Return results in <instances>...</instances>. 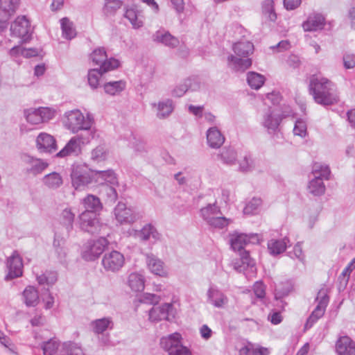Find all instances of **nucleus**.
<instances>
[{
	"label": "nucleus",
	"mask_w": 355,
	"mask_h": 355,
	"mask_svg": "<svg viewBox=\"0 0 355 355\" xmlns=\"http://www.w3.org/2000/svg\"><path fill=\"white\" fill-rule=\"evenodd\" d=\"M101 264L107 272L115 273L121 270L125 264L124 255L117 250L105 252Z\"/></svg>",
	"instance_id": "obj_10"
},
{
	"label": "nucleus",
	"mask_w": 355,
	"mask_h": 355,
	"mask_svg": "<svg viewBox=\"0 0 355 355\" xmlns=\"http://www.w3.org/2000/svg\"><path fill=\"white\" fill-rule=\"evenodd\" d=\"M20 0H0V19L9 20L19 6Z\"/></svg>",
	"instance_id": "obj_23"
},
{
	"label": "nucleus",
	"mask_w": 355,
	"mask_h": 355,
	"mask_svg": "<svg viewBox=\"0 0 355 355\" xmlns=\"http://www.w3.org/2000/svg\"><path fill=\"white\" fill-rule=\"evenodd\" d=\"M152 40L154 42L163 44L170 49H175L180 44L179 39L164 28L155 31L152 35Z\"/></svg>",
	"instance_id": "obj_17"
},
{
	"label": "nucleus",
	"mask_w": 355,
	"mask_h": 355,
	"mask_svg": "<svg viewBox=\"0 0 355 355\" xmlns=\"http://www.w3.org/2000/svg\"><path fill=\"white\" fill-rule=\"evenodd\" d=\"M65 240L63 238L55 236L53 246L55 254L59 259L61 261L64 259L67 256V248L65 246Z\"/></svg>",
	"instance_id": "obj_47"
},
{
	"label": "nucleus",
	"mask_w": 355,
	"mask_h": 355,
	"mask_svg": "<svg viewBox=\"0 0 355 355\" xmlns=\"http://www.w3.org/2000/svg\"><path fill=\"white\" fill-rule=\"evenodd\" d=\"M62 37L67 40H71L76 36V31L73 23L68 17H63L60 19Z\"/></svg>",
	"instance_id": "obj_38"
},
{
	"label": "nucleus",
	"mask_w": 355,
	"mask_h": 355,
	"mask_svg": "<svg viewBox=\"0 0 355 355\" xmlns=\"http://www.w3.org/2000/svg\"><path fill=\"white\" fill-rule=\"evenodd\" d=\"M70 176L72 187L76 190L82 189L93 182L94 172L86 164H73Z\"/></svg>",
	"instance_id": "obj_5"
},
{
	"label": "nucleus",
	"mask_w": 355,
	"mask_h": 355,
	"mask_svg": "<svg viewBox=\"0 0 355 355\" xmlns=\"http://www.w3.org/2000/svg\"><path fill=\"white\" fill-rule=\"evenodd\" d=\"M60 343L52 339L44 342L42 345L44 355H54L57 352Z\"/></svg>",
	"instance_id": "obj_55"
},
{
	"label": "nucleus",
	"mask_w": 355,
	"mask_h": 355,
	"mask_svg": "<svg viewBox=\"0 0 355 355\" xmlns=\"http://www.w3.org/2000/svg\"><path fill=\"white\" fill-rule=\"evenodd\" d=\"M207 140L211 148H218L223 144L225 137L216 127H212L207 132Z\"/></svg>",
	"instance_id": "obj_32"
},
{
	"label": "nucleus",
	"mask_w": 355,
	"mask_h": 355,
	"mask_svg": "<svg viewBox=\"0 0 355 355\" xmlns=\"http://www.w3.org/2000/svg\"><path fill=\"white\" fill-rule=\"evenodd\" d=\"M123 16L128 19L134 28H139L144 26L141 11L135 4L125 8Z\"/></svg>",
	"instance_id": "obj_22"
},
{
	"label": "nucleus",
	"mask_w": 355,
	"mask_h": 355,
	"mask_svg": "<svg viewBox=\"0 0 355 355\" xmlns=\"http://www.w3.org/2000/svg\"><path fill=\"white\" fill-rule=\"evenodd\" d=\"M168 355H192V352L187 347L181 343L178 345V347L170 352Z\"/></svg>",
	"instance_id": "obj_64"
},
{
	"label": "nucleus",
	"mask_w": 355,
	"mask_h": 355,
	"mask_svg": "<svg viewBox=\"0 0 355 355\" xmlns=\"http://www.w3.org/2000/svg\"><path fill=\"white\" fill-rule=\"evenodd\" d=\"M293 289V284L291 280L286 279L280 282L275 287V299L279 300L288 295Z\"/></svg>",
	"instance_id": "obj_37"
},
{
	"label": "nucleus",
	"mask_w": 355,
	"mask_h": 355,
	"mask_svg": "<svg viewBox=\"0 0 355 355\" xmlns=\"http://www.w3.org/2000/svg\"><path fill=\"white\" fill-rule=\"evenodd\" d=\"M144 283V277L138 273L132 272L128 277V284L132 291H142L145 287Z\"/></svg>",
	"instance_id": "obj_40"
},
{
	"label": "nucleus",
	"mask_w": 355,
	"mask_h": 355,
	"mask_svg": "<svg viewBox=\"0 0 355 355\" xmlns=\"http://www.w3.org/2000/svg\"><path fill=\"white\" fill-rule=\"evenodd\" d=\"M192 80L187 78L184 80L183 83L180 84L175 87L171 92V95L173 97L180 98L183 96L186 92L191 87Z\"/></svg>",
	"instance_id": "obj_51"
},
{
	"label": "nucleus",
	"mask_w": 355,
	"mask_h": 355,
	"mask_svg": "<svg viewBox=\"0 0 355 355\" xmlns=\"http://www.w3.org/2000/svg\"><path fill=\"white\" fill-rule=\"evenodd\" d=\"M221 214L220 209L216 205V203L208 204L200 209V216L207 223L218 214Z\"/></svg>",
	"instance_id": "obj_41"
},
{
	"label": "nucleus",
	"mask_w": 355,
	"mask_h": 355,
	"mask_svg": "<svg viewBox=\"0 0 355 355\" xmlns=\"http://www.w3.org/2000/svg\"><path fill=\"white\" fill-rule=\"evenodd\" d=\"M91 325L96 334H103L106 330L114 329V322L110 317L94 320L91 322Z\"/></svg>",
	"instance_id": "obj_34"
},
{
	"label": "nucleus",
	"mask_w": 355,
	"mask_h": 355,
	"mask_svg": "<svg viewBox=\"0 0 355 355\" xmlns=\"http://www.w3.org/2000/svg\"><path fill=\"white\" fill-rule=\"evenodd\" d=\"M80 130H82L80 133L74 136L80 145L89 144L95 137V131L92 129V126L86 128L83 125Z\"/></svg>",
	"instance_id": "obj_46"
},
{
	"label": "nucleus",
	"mask_w": 355,
	"mask_h": 355,
	"mask_svg": "<svg viewBox=\"0 0 355 355\" xmlns=\"http://www.w3.org/2000/svg\"><path fill=\"white\" fill-rule=\"evenodd\" d=\"M123 2L120 0H105L103 10L106 16H113L121 8Z\"/></svg>",
	"instance_id": "obj_49"
},
{
	"label": "nucleus",
	"mask_w": 355,
	"mask_h": 355,
	"mask_svg": "<svg viewBox=\"0 0 355 355\" xmlns=\"http://www.w3.org/2000/svg\"><path fill=\"white\" fill-rule=\"evenodd\" d=\"M275 110L270 107L263 116V126L268 130L275 132L280 125L282 119L285 117L283 114H275Z\"/></svg>",
	"instance_id": "obj_24"
},
{
	"label": "nucleus",
	"mask_w": 355,
	"mask_h": 355,
	"mask_svg": "<svg viewBox=\"0 0 355 355\" xmlns=\"http://www.w3.org/2000/svg\"><path fill=\"white\" fill-rule=\"evenodd\" d=\"M80 229L90 235H105L108 229L107 224L101 222L99 214L93 212L83 211L78 216Z\"/></svg>",
	"instance_id": "obj_3"
},
{
	"label": "nucleus",
	"mask_w": 355,
	"mask_h": 355,
	"mask_svg": "<svg viewBox=\"0 0 355 355\" xmlns=\"http://www.w3.org/2000/svg\"><path fill=\"white\" fill-rule=\"evenodd\" d=\"M252 289L256 297L259 299L263 304H266L265 284L261 282H256Z\"/></svg>",
	"instance_id": "obj_56"
},
{
	"label": "nucleus",
	"mask_w": 355,
	"mask_h": 355,
	"mask_svg": "<svg viewBox=\"0 0 355 355\" xmlns=\"http://www.w3.org/2000/svg\"><path fill=\"white\" fill-rule=\"evenodd\" d=\"M63 349L67 355H85L81 347L73 342L64 343Z\"/></svg>",
	"instance_id": "obj_54"
},
{
	"label": "nucleus",
	"mask_w": 355,
	"mask_h": 355,
	"mask_svg": "<svg viewBox=\"0 0 355 355\" xmlns=\"http://www.w3.org/2000/svg\"><path fill=\"white\" fill-rule=\"evenodd\" d=\"M240 258L234 262V268L239 272L245 271L248 268L255 266L254 260L251 258L250 252L248 250L239 251Z\"/></svg>",
	"instance_id": "obj_25"
},
{
	"label": "nucleus",
	"mask_w": 355,
	"mask_h": 355,
	"mask_svg": "<svg viewBox=\"0 0 355 355\" xmlns=\"http://www.w3.org/2000/svg\"><path fill=\"white\" fill-rule=\"evenodd\" d=\"M103 87L105 94L110 96H117L125 89L126 81L120 80L107 82L103 84Z\"/></svg>",
	"instance_id": "obj_35"
},
{
	"label": "nucleus",
	"mask_w": 355,
	"mask_h": 355,
	"mask_svg": "<svg viewBox=\"0 0 355 355\" xmlns=\"http://www.w3.org/2000/svg\"><path fill=\"white\" fill-rule=\"evenodd\" d=\"M262 14L270 21H275L277 19L273 0H265L261 4Z\"/></svg>",
	"instance_id": "obj_44"
},
{
	"label": "nucleus",
	"mask_w": 355,
	"mask_h": 355,
	"mask_svg": "<svg viewBox=\"0 0 355 355\" xmlns=\"http://www.w3.org/2000/svg\"><path fill=\"white\" fill-rule=\"evenodd\" d=\"M312 173L314 175V178L309 181L308 190L314 196H321L326 191L323 181L329 180L330 168L327 165L315 162L313 165Z\"/></svg>",
	"instance_id": "obj_4"
},
{
	"label": "nucleus",
	"mask_w": 355,
	"mask_h": 355,
	"mask_svg": "<svg viewBox=\"0 0 355 355\" xmlns=\"http://www.w3.org/2000/svg\"><path fill=\"white\" fill-rule=\"evenodd\" d=\"M261 198H253L244 207L245 214H254L259 207L261 205Z\"/></svg>",
	"instance_id": "obj_59"
},
{
	"label": "nucleus",
	"mask_w": 355,
	"mask_h": 355,
	"mask_svg": "<svg viewBox=\"0 0 355 355\" xmlns=\"http://www.w3.org/2000/svg\"><path fill=\"white\" fill-rule=\"evenodd\" d=\"M37 280L40 285H53L58 280V273L55 271L46 270L44 273L37 277Z\"/></svg>",
	"instance_id": "obj_48"
},
{
	"label": "nucleus",
	"mask_w": 355,
	"mask_h": 355,
	"mask_svg": "<svg viewBox=\"0 0 355 355\" xmlns=\"http://www.w3.org/2000/svg\"><path fill=\"white\" fill-rule=\"evenodd\" d=\"M208 301L215 307L221 308L228 302L226 295L220 290L210 287L207 291Z\"/></svg>",
	"instance_id": "obj_29"
},
{
	"label": "nucleus",
	"mask_w": 355,
	"mask_h": 355,
	"mask_svg": "<svg viewBox=\"0 0 355 355\" xmlns=\"http://www.w3.org/2000/svg\"><path fill=\"white\" fill-rule=\"evenodd\" d=\"M239 163V171L242 173L251 171L254 166V160L250 153H246Z\"/></svg>",
	"instance_id": "obj_53"
},
{
	"label": "nucleus",
	"mask_w": 355,
	"mask_h": 355,
	"mask_svg": "<svg viewBox=\"0 0 355 355\" xmlns=\"http://www.w3.org/2000/svg\"><path fill=\"white\" fill-rule=\"evenodd\" d=\"M315 301L318 302V304L306 321L304 324L306 329L311 328L313 325L324 315L326 308L329 302V296L327 289L324 288L320 289Z\"/></svg>",
	"instance_id": "obj_8"
},
{
	"label": "nucleus",
	"mask_w": 355,
	"mask_h": 355,
	"mask_svg": "<svg viewBox=\"0 0 355 355\" xmlns=\"http://www.w3.org/2000/svg\"><path fill=\"white\" fill-rule=\"evenodd\" d=\"M324 25V17L320 13H313L303 22L302 27L304 31H317L323 29Z\"/></svg>",
	"instance_id": "obj_21"
},
{
	"label": "nucleus",
	"mask_w": 355,
	"mask_h": 355,
	"mask_svg": "<svg viewBox=\"0 0 355 355\" xmlns=\"http://www.w3.org/2000/svg\"><path fill=\"white\" fill-rule=\"evenodd\" d=\"M116 219L121 223H133L137 219L136 213L130 207H127L125 203L119 202L114 209Z\"/></svg>",
	"instance_id": "obj_16"
},
{
	"label": "nucleus",
	"mask_w": 355,
	"mask_h": 355,
	"mask_svg": "<svg viewBox=\"0 0 355 355\" xmlns=\"http://www.w3.org/2000/svg\"><path fill=\"white\" fill-rule=\"evenodd\" d=\"M75 220V214L71 208H65L60 214L59 220L60 224L64 227L67 232L73 230V223Z\"/></svg>",
	"instance_id": "obj_36"
},
{
	"label": "nucleus",
	"mask_w": 355,
	"mask_h": 355,
	"mask_svg": "<svg viewBox=\"0 0 355 355\" xmlns=\"http://www.w3.org/2000/svg\"><path fill=\"white\" fill-rule=\"evenodd\" d=\"M26 119L29 123L33 125L42 123L41 114L38 112V109L27 111V112H26Z\"/></svg>",
	"instance_id": "obj_60"
},
{
	"label": "nucleus",
	"mask_w": 355,
	"mask_h": 355,
	"mask_svg": "<svg viewBox=\"0 0 355 355\" xmlns=\"http://www.w3.org/2000/svg\"><path fill=\"white\" fill-rule=\"evenodd\" d=\"M94 178H101L103 180L112 184L117 182L116 174L112 169H107L104 171H94Z\"/></svg>",
	"instance_id": "obj_50"
},
{
	"label": "nucleus",
	"mask_w": 355,
	"mask_h": 355,
	"mask_svg": "<svg viewBox=\"0 0 355 355\" xmlns=\"http://www.w3.org/2000/svg\"><path fill=\"white\" fill-rule=\"evenodd\" d=\"M232 49L236 56L230 55L227 57L228 64L232 65L236 71H244L249 69L252 61L248 56L254 51V44L249 41H240L233 45Z\"/></svg>",
	"instance_id": "obj_2"
},
{
	"label": "nucleus",
	"mask_w": 355,
	"mask_h": 355,
	"mask_svg": "<svg viewBox=\"0 0 355 355\" xmlns=\"http://www.w3.org/2000/svg\"><path fill=\"white\" fill-rule=\"evenodd\" d=\"M290 240L285 236L282 239H270L268 242V250L272 256L279 255L286 251Z\"/></svg>",
	"instance_id": "obj_28"
},
{
	"label": "nucleus",
	"mask_w": 355,
	"mask_h": 355,
	"mask_svg": "<svg viewBox=\"0 0 355 355\" xmlns=\"http://www.w3.org/2000/svg\"><path fill=\"white\" fill-rule=\"evenodd\" d=\"M107 157V150L105 145H99L92 151V159L94 161H104Z\"/></svg>",
	"instance_id": "obj_57"
},
{
	"label": "nucleus",
	"mask_w": 355,
	"mask_h": 355,
	"mask_svg": "<svg viewBox=\"0 0 355 355\" xmlns=\"http://www.w3.org/2000/svg\"><path fill=\"white\" fill-rule=\"evenodd\" d=\"M230 243L234 251L245 250V247L249 244H259L260 235L258 234L239 233L236 231L230 235Z\"/></svg>",
	"instance_id": "obj_9"
},
{
	"label": "nucleus",
	"mask_w": 355,
	"mask_h": 355,
	"mask_svg": "<svg viewBox=\"0 0 355 355\" xmlns=\"http://www.w3.org/2000/svg\"><path fill=\"white\" fill-rule=\"evenodd\" d=\"M6 264L8 270L4 278L6 281L12 280L23 275V259L17 250H14L7 258Z\"/></svg>",
	"instance_id": "obj_12"
},
{
	"label": "nucleus",
	"mask_w": 355,
	"mask_h": 355,
	"mask_svg": "<svg viewBox=\"0 0 355 355\" xmlns=\"http://www.w3.org/2000/svg\"><path fill=\"white\" fill-rule=\"evenodd\" d=\"M217 156L223 164L226 165L232 166L237 162V153L232 146L223 148Z\"/></svg>",
	"instance_id": "obj_33"
},
{
	"label": "nucleus",
	"mask_w": 355,
	"mask_h": 355,
	"mask_svg": "<svg viewBox=\"0 0 355 355\" xmlns=\"http://www.w3.org/2000/svg\"><path fill=\"white\" fill-rule=\"evenodd\" d=\"M23 162L26 165L24 173L36 176L42 173L49 166V164L41 159L25 155Z\"/></svg>",
	"instance_id": "obj_18"
},
{
	"label": "nucleus",
	"mask_w": 355,
	"mask_h": 355,
	"mask_svg": "<svg viewBox=\"0 0 355 355\" xmlns=\"http://www.w3.org/2000/svg\"><path fill=\"white\" fill-rule=\"evenodd\" d=\"M63 123L68 130L73 133H77L83 125L86 128L92 126L94 119L89 116L85 119L79 110H73L64 114Z\"/></svg>",
	"instance_id": "obj_6"
},
{
	"label": "nucleus",
	"mask_w": 355,
	"mask_h": 355,
	"mask_svg": "<svg viewBox=\"0 0 355 355\" xmlns=\"http://www.w3.org/2000/svg\"><path fill=\"white\" fill-rule=\"evenodd\" d=\"M265 80L264 76L257 72L249 71L247 73V82L252 89H259L264 84Z\"/></svg>",
	"instance_id": "obj_43"
},
{
	"label": "nucleus",
	"mask_w": 355,
	"mask_h": 355,
	"mask_svg": "<svg viewBox=\"0 0 355 355\" xmlns=\"http://www.w3.org/2000/svg\"><path fill=\"white\" fill-rule=\"evenodd\" d=\"M22 300L28 307H35L39 303V292L33 286H27L22 292Z\"/></svg>",
	"instance_id": "obj_30"
},
{
	"label": "nucleus",
	"mask_w": 355,
	"mask_h": 355,
	"mask_svg": "<svg viewBox=\"0 0 355 355\" xmlns=\"http://www.w3.org/2000/svg\"><path fill=\"white\" fill-rule=\"evenodd\" d=\"M36 146L40 153H53L58 149L56 140L52 135L41 132L36 138Z\"/></svg>",
	"instance_id": "obj_15"
},
{
	"label": "nucleus",
	"mask_w": 355,
	"mask_h": 355,
	"mask_svg": "<svg viewBox=\"0 0 355 355\" xmlns=\"http://www.w3.org/2000/svg\"><path fill=\"white\" fill-rule=\"evenodd\" d=\"M293 133L295 135L300 136L302 137H305L306 134V124L302 119H298L295 121V126L293 128Z\"/></svg>",
	"instance_id": "obj_61"
},
{
	"label": "nucleus",
	"mask_w": 355,
	"mask_h": 355,
	"mask_svg": "<svg viewBox=\"0 0 355 355\" xmlns=\"http://www.w3.org/2000/svg\"><path fill=\"white\" fill-rule=\"evenodd\" d=\"M182 334L179 332H174L166 336H163L160 338L159 345L162 349L165 352L170 353L175 348L178 347V345L182 343Z\"/></svg>",
	"instance_id": "obj_20"
},
{
	"label": "nucleus",
	"mask_w": 355,
	"mask_h": 355,
	"mask_svg": "<svg viewBox=\"0 0 355 355\" xmlns=\"http://www.w3.org/2000/svg\"><path fill=\"white\" fill-rule=\"evenodd\" d=\"M108 244L109 241L105 237V235L101 236L98 239L93 241L89 245L88 248L83 254V258L86 261L96 260L103 254Z\"/></svg>",
	"instance_id": "obj_14"
},
{
	"label": "nucleus",
	"mask_w": 355,
	"mask_h": 355,
	"mask_svg": "<svg viewBox=\"0 0 355 355\" xmlns=\"http://www.w3.org/2000/svg\"><path fill=\"white\" fill-rule=\"evenodd\" d=\"M81 205L85 209L83 211L98 214L103 209V205L99 198L92 194H88L86 197L83 198L81 200Z\"/></svg>",
	"instance_id": "obj_27"
},
{
	"label": "nucleus",
	"mask_w": 355,
	"mask_h": 355,
	"mask_svg": "<svg viewBox=\"0 0 355 355\" xmlns=\"http://www.w3.org/2000/svg\"><path fill=\"white\" fill-rule=\"evenodd\" d=\"M82 152L81 145L77 139L73 137L67 143L65 146L59 151L56 156L58 157H65L68 156H78Z\"/></svg>",
	"instance_id": "obj_26"
},
{
	"label": "nucleus",
	"mask_w": 355,
	"mask_h": 355,
	"mask_svg": "<svg viewBox=\"0 0 355 355\" xmlns=\"http://www.w3.org/2000/svg\"><path fill=\"white\" fill-rule=\"evenodd\" d=\"M173 305L171 303H164L157 306H153L149 310V320L152 322H158L162 320H171L174 318L173 314Z\"/></svg>",
	"instance_id": "obj_13"
},
{
	"label": "nucleus",
	"mask_w": 355,
	"mask_h": 355,
	"mask_svg": "<svg viewBox=\"0 0 355 355\" xmlns=\"http://www.w3.org/2000/svg\"><path fill=\"white\" fill-rule=\"evenodd\" d=\"M355 268V258H354L343 270L342 273L339 276V279H345V283H348L351 272Z\"/></svg>",
	"instance_id": "obj_63"
},
{
	"label": "nucleus",
	"mask_w": 355,
	"mask_h": 355,
	"mask_svg": "<svg viewBox=\"0 0 355 355\" xmlns=\"http://www.w3.org/2000/svg\"><path fill=\"white\" fill-rule=\"evenodd\" d=\"M146 261L149 270L153 274L160 277H164L167 275L164 262L153 254L148 255Z\"/></svg>",
	"instance_id": "obj_31"
},
{
	"label": "nucleus",
	"mask_w": 355,
	"mask_h": 355,
	"mask_svg": "<svg viewBox=\"0 0 355 355\" xmlns=\"http://www.w3.org/2000/svg\"><path fill=\"white\" fill-rule=\"evenodd\" d=\"M43 182L49 189H55L62 184L63 180L60 173L53 172L43 178Z\"/></svg>",
	"instance_id": "obj_42"
},
{
	"label": "nucleus",
	"mask_w": 355,
	"mask_h": 355,
	"mask_svg": "<svg viewBox=\"0 0 355 355\" xmlns=\"http://www.w3.org/2000/svg\"><path fill=\"white\" fill-rule=\"evenodd\" d=\"M138 236L141 240L146 241L152 237L155 241L160 239V234L157 231L156 228L151 224L146 225L138 233Z\"/></svg>",
	"instance_id": "obj_39"
},
{
	"label": "nucleus",
	"mask_w": 355,
	"mask_h": 355,
	"mask_svg": "<svg viewBox=\"0 0 355 355\" xmlns=\"http://www.w3.org/2000/svg\"><path fill=\"white\" fill-rule=\"evenodd\" d=\"M173 110L172 101L167 100L166 102H160L158 104L157 116L159 119H164L168 116Z\"/></svg>",
	"instance_id": "obj_52"
},
{
	"label": "nucleus",
	"mask_w": 355,
	"mask_h": 355,
	"mask_svg": "<svg viewBox=\"0 0 355 355\" xmlns=\"http://www.w3.org/2000/svg\"><path fill=\"white\" fill-rule=\"evenodd\" d=\"M335 349L338 355H355V342L348 336H340Z\"/></svg>",
	"instance_id": "obj_19"
},
{
	"label": "nucleus",
	"mask_w": 355,
	"mask_h": 355,
	"mask_svg": "<svg viewBox=\"0 0 355 355\" xmlns=\"http://www.w3.org/2000/svg\"><path fill=\"white\" fill-rule=\"evenodd\" d=\"M106 196V203L110 205H113L118 199V193L116 189L112 187H107Z\"/></svg>",
	"instance_id": "obj_62"
},
{
	"label": "nucleus",
	"mask_w": 355,
	"mask_h": 355,
	"mask_svg": "<svg viewBox=\"0 0 355 355\" xmlns=\"http://www.w3.org/2000/svg\"><path fill=\"white\" fill-rule=\"evenodd\" d=\"M308 92L315 103L325 107L335 105L340 101L335 85L327 78L313 75L309 80Z\"/></svg>",
	"instance_id": "obj_1"
},
{
	"label": "nucleus",
	"mask_w": 355,
	"mask_h": 355,
	"mask_svg": "<svg viewBox=\"0 0 355 355\" xmlns=\"http://www.w3.org/2000/svg\"><path fill=\"white\" fill-rule=\"evenodd\" d=\"M94 65L99 66L103 72H108L119 68L120 61L114 58H107V52L104 47L94 49L90 55Z\"/></svg>",
	"instance_id": "obj_7"
},
{
	"label": "nucleus",
	"mask_w": 355,
	"mask_h": 355,
	"mask_svg": "<svg viewBox=\"0 0 355 355\" xmlns=\"http://www.w3.org/2000/svg\"><path fill=\"white\" fill-rule=\"evenodd\" d=\"M11 35L21 39V42H27L31 40L32 29L29 20L26 16L17 17L10 26Z\"/></svg>",
	"instance_id": "obj_11"
},
{
	"label": "nucleus",
	"mask_w": 355,
	"mask_h": 355,
	"mask_svg": "<svg viewBox=\"0 0 355 355\" xmlns=\"http://www.w3.org/2000/svg\"><path fill=\"white\" fill-rule=\"evenodd\" d=\"M230 219L224 216H215L213 217L207 224L214 228L223 229L229 225Z\"/></svg>",
	"instance_id": "obj_58"
},
{
	"label": "nucleus",
	"mask_w": 355,
	"mask_h": 355,
	"mask_svg": "<svg viewBox=\"0 0 355 355\" xmlns=\"http://www.w3.org/2000/svg\"><path fill=\"white\" fill-rule=\"evenodd\" d=\"M107 72H103L101 68L91 69L88 71L87 80L89 85L93 89H96L99 86L100 78Z\"/></svg>",
	"instance_id": "obj_45"
}]
</instances>
